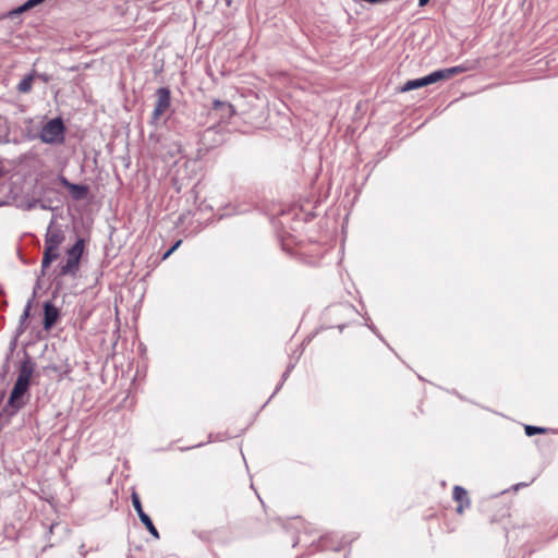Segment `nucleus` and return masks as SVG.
<instances>
[{"label":"nucleus","instance_id":"obj_1","mask_svg":"<svg viewBox=\"0 0 558 558\" xmlns=\"http://www.w3.org/2000/svg\"><path fill=\"white\" fill-rule=\"evenodd\" d=\"M65 240V234L62 228L56 225V219L52 218L45 235V250L41 260V267L45 269L59 257V247Z\"/></svg>","mask_w":558,"mask_h":558},{"label":"nucleus","instance_id":"obj_2","mask_svg":"<svg viewBox=\"0 0 558 558\" xmlns=\"http://www.w3.org/2000/svg\"><path fill=\"white\" fill-rule=\"evenodd\" d=\"M31 376V369L26 367L21 369L8 401V407L12 410V413L17 412L26 403V393L29 387Z\"/></svg>","mask_w":558,"mask_h":558},{"label":"nucleus","instance_id":"obj_3","mask_svg":"<svg viewBox=\"0 0 558 558\" xmlns=\"http://www.w3.org/2000/svg\"><path fill=\"white\" fill-rule=\"evenodd\" d=\"M40 140L46 144L61 143L64 137V125L60 118L48 121L41 129Z\"/></svg>","mask_w":558,"mask_h":558},{"label":"nucleus","instance_id":"obj_4","mask_svg":"<svg viewBox=\"0 0 558 558\" xmlns=\"http://www.w3.org/2000/svg\"><path fill=\"white\" fill-rule=\"evenodd\" d=\"M83 251L84 241L78 239L66 252V262L61 267V275H74L77 271Z\"/></svg>","mask_w":558,"mask_h":558},{"label":"nucleus","instance_id":"obj_5","mask_svg":"<svg viewBox=\"0 0 558 558\" xmlns=\"http://www.w3.org/2000/svg\"><path fill=\"white\" fill-rule=\"evenodd\" d=\"M157 102L155 109L153 111V123H157L160 117L169 109L170 107V92L167 88H159L157 90Z\"/></svg>","mask_w":558,"mask_h":558},{"label":"nucleus","instance_id":"obj_6","mask_svg":"<svg viewBox=\"0 0 558 558\" xmlns=\"http://www.w3.org/2000/svg\"><path fill=\"white\" fill-rule=\"evenodd\" d=\"M434 83H437V78L435 76V73H430L424 77H420V78H415V80H410L408 81L402 87H401V92L402 93H405V92H410V90H413V89H417V88H421V87H425L427 85H430V84H434Z\"/></svg>","mask_w":558,"mask_h":558},{"label":"nucleus","instance_id":"obj_7","mask_svg":"<svg viewBox=\"0 0 558 558\" xmlns=\"http://www.w3.org/2000/svg\"><path fill=\"white\" fill-rule=\"evenodd\" d=\"M60 182L70 191L74 199H82L88 193V187L86 185L71 183L64 177L60 178Z\"/></svg>","mask_w":558,"mask_h":558},{"label":"nucleus","instance_id":"obj_8","mask_svg":"<svg viewBox=\"0 0 558 558\" xmlns=\"http://www.w3.org/2000/svg\"><path fill=\"white\" fill-rule=\"evenodd\" d=\"M45 317H44V327L45 329H50L58 318V310L51 304H45Z\"/></svg>","mask_w":558,"mask_h":558},{"label":"nucleus","instance_id":"obj_9","mask_svg":"<svg viewBox=\"0 0 558 558\" xmlns=\"http://www.w3.org/2000/svg\"><path fill=\"white\" fill-rule=\"evenodd\" d=\"M465 70H466L465 68L458 65V66L437 70L434 73L437 78V82H439V81L448 80L457 74L463 73Z\"/></svg>","mask_w":558,"mask_h":558},{"label":"nucleus","instance_id":"obj_10","mask_svg":"<svg viewBox=\"0 0 558 558\" xmlns=\"http://www.w3.org/2000/svg\"><path fill=\"white\" fill-rule=\"evenodd\" d=\"M466 495H468L466 490L464 488H462L461 486H456L453 488V498L456 501L460 502V505L457 508V511L459 513L463 512L464 506L469 507V505H470V500L468 499Z\"/></svg>","mask_w":558,"mask_h":558},{"label":"nucleus","instance_id":"obj_11","mask_svg":"<svg viewBox=\"0 0 558 558\" xmlns=\"http://www.w3.org/2000/svg\"><path fill=\"white\" fill-rule=\"evenodd\" d=\"M213 106H214L215 110H219L220 108H225L226 109V114H223L225 117H232L235 113V110H234L233 106L231 104H229V102H225V101H220V100H214Z\"/></svg>","mask_w":558,"mask_h":558},{"label":"nucleus","instance_id":"obj_12","mask_svg":"<svg viewBox=\"0 0 558 558\" xmlns=\"http://www.w3.org/2000/svg\"><path fill=\"white\" fill-rule=\"evenodd\" d=\"M34 81V75L29 74L25 76L17 85V90L20 93H28L32 89Z\"/></svg>","mask_w":558,"mask_h":558},{"label":"nucleus","instance_id":"obj_13","mask_svg":"<svg viewBox=\"0 0 558 558\" xmlns=\"http://www.w3.org/2000/svg\"><path fill=\"white\" fill-rule=\"evenodd\" d=\"M140 520L146 526V529L149 531V533L155 538L158 539L159 538V533H158L157 529L155 527V525H154L153 521L150 520V518L147 514H143Z\"/></svg>","mask_w":558,"mask_h":558},{"label":"nucleus","instance_id":"obj_14","mask_svg":"<svg viewBox=\"0 0 558 558\" xmlns=\"http://www.w3.org/2000/svg\"><path fill=\"white\" fill-rule=\"evenodd\" d=\"M132 504L140 519L142 518L143 514H146L142 508L141 499L136 493L132 494Z\"/></svg>","mask_w":558,"mask_h":558},{"label":"nucleus","instance_id":"obj_15","mask_svg":"<svg viewBox=\"0 0 558 558\" xmlns=\"http://www.w3.org/2000/svg\"><path fill=\"white\" fill-rule=\"evenodd\" d=\"M525 433H526L527 436H532V435H535V434L544 433V429L541 428V427H535V426L526 425L525 426Z\"/></svg>","mask_w":558,"mask_h":558},{"label":"nucleus","instance_id":"obj_16","mask_svg":"<svg viewBox=\"0 0 558 558\" xmlns=\"http://www.w3.org/2000/svg\"><path fill=\"white\" fill-rule=\"evenodd\" d=\"M182 243L181 240L177 241L162 256V259L168 258Z\"/></svg>","mask_w":558,"mask_h":558},{"label":"nucleus","instance_id":"obj_17","mask_svg":"<svg viewBox=\"0 0 558 558\" xmlns=\"http://www.w3.org/2000/svg\"><path fill=\"white\" fill-rule=\"evenodd\" d=\"M29 312H31V302L27 303L22 316H21V322H25L28 317H29Z\"/></svg>","mask_w":558,"mask_h":558},{"label":"nucleus","instance_id":"obj_18","mask_svg":"<svg viewBox=\"0 0 558 558\" xmlns=\"http://www.w3.org/2000/svg\"><path fill=\"white\" fill-rule=\"evenodd\" d=\"M429 0H418V5L424 7L428 3Z\"/></svg>","mask_w":558,"mask_h":558},{"label":"nucleus","instance_id":"obj_19","mask_svg":"<svg viewBox=\"0 0 558 558\" xmlns=\"http://www.w3.org/2000/svg\"><path fill=\"white\" fill-rule=\"evenodd\" d=\"M35 204L36 202H33V203H28L27 206H26V209H32L35 207Z\"/></svg>","mask_w":558,"mask_h":558},{"label":"nucleus","instance_id":"obj_20","mask_svg":"<svg viewBox=\"0 0 558 558\" xmlns=\"http://www.w3.org/2000/svg\"><path fill=\"white\" fill-rule=\"evenodd\" d=\"M219 111H220V116H221V118H226V117L223 116V114H226V109H225V108H220V109H219Z\"/></svg>","mask_w":558,"mask_h":558}]
</instances>
